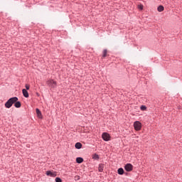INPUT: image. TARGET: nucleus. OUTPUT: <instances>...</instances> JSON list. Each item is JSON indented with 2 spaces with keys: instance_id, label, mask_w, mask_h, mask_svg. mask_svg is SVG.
Returning <instances> with one entry per match:
<instances>
[{
  "instance_id": "f03ea898",
  "label": "nucleus",
  "mask_w": 182,
  "mask_h": 182,
  "mask_svg": "<svg viewBox=\"0 0 182 182\" xmlns=\"http://www.w3.org/2000/svg\"><path fill=\"white\" fill-rule=\"evenodd\" d=\"M134 128L136 132H139V130H141V123L139 121H136L134 123Z\"/></svg>"
},
{
  "instance_id": "7ed1b4c3",
  "label": "nucleus",
  "mask_w": 182,
  "mask_h": 182,
  "mask_svg": "<svg viewBox=\"0 0 182 182\" xmlns=\"http://www.w3.org/2000/svg\"><path fill=\"white\" fill-rule=\"evenodd\" d=\"M102 137L105 141H110V134H109L107 132L102 133Z\"/></svg>"
},
{
  "instance_id": "6e6552de",
  "label": "nucleus",
  "mask_w": 182,
  "mask_h": 182,
  "mask_svg": "<svg viewBox=\"0 0 182 182\" xmlns=\"http://www.w3.org/2000/svg\"><path fill=\"white\" fill-rule=\"evenodd\" d=\"M22 92H23V95L24 97H29V93L28 92V91L26 90L23 89Z\"/></svg>"
},
{
  "instance_id": "20e7f679",
  "label": "nucleus",
  "mask_w": 182,
  "mask_h": 182,
  "mask_svg": "<svg viewBox=\"0 0 182 182\" xmlns=\"http://www.w3.org/2000/svg\"><path fill=\"white\" fill-rule=\"evenodd\" d=\"M47 85L50 87H56V81L53 80H50L47 81Z\"/></svg>"
},
{
  "instance_id": "dca6fc26",
  "label": "nucleus",
  "mask_w": 182,
  "mask_h": 182,
  "mask_svg": "<svg viewBox=\"0 0 182 182\" xmlns=\"http://www.w3.org/2000/svg\"><path fill=\"white\" fill-rule=\"evenodd\" d=\"M92 159H94L95 160H99V155L96 154L92 155Z\"/></svg>"
},
{
  "instance_id": "6ab92c4d",
  "label": "nucleus",
  "mask_w": 182,
  "mask_h": 182,
  "mask_svg": "<svg viewBox=\"0 0 182 182\" xmlns=\"http://www.w3.org/2000/svg\"><path fill=\"white\" fill-rule=\"evenodd\" d=\"M138 8H139L141 11H142V9H143V5H141V4L138 5Z\"/></svg>"
},
{
  "instance_id": "9d476101",
  "label": "nucleus",
  "mask_w": 182,
  "mask_h": 182,
  "mask_svg": "<svg viewBox=\"0 0 182 182\" xmlns=\"http://www.w3.org/2000/svg\"><path fill=\"white\" fill-rule=\"evenodd\" d=\"M117 173L120 176H123V174H124V170L123 169V168H119L117 171Z\"/></svg>"
},
{
  "instance_id": "423d86ee",
  "label": "nucleus",
  "mask_w": 182,
  "mask_h": 182,
  "mask_svg": "<svg viewBox=\"0 0 182 182\" xmlns=\"http://www.w3.org/2000/svg\"><path fill=\"white\" fill-rule=\"evenodd\" d=\"M46 175L49 176L50 177H56V176H57L56 172L50 171H47Z\"/></svg>"
},
{
  "instance_id": "1a4fd4ad",
  "label": "nucleus",
  "mask_w": 182,
  "mask_h": 182,
  "mask_svg": "<svg viewBox=\"0 0 182 182\" xmlns=\"http://www.w3.org/2000/svg\"><path fill=\"white\" fill-rule=\"evenodd\" d=\"M103 168H105V164H100L98 167V171L100 173H102L103 171Z\"/></svg>"
},
{
  "instance_id": "a211bd4d",
  "label": "nucleus",
  "mask_w": 182,
  "mask_h": 182,
  "mask_svg": "<svg viewBox=\"0 0 182 182\" xmlns=\"http://www.w3.org/2000/svg\"><path fill=\"white\" fill-rule=\"evenodd\" d=\"M55 182H62V179L60 178H55Z\"/></svg>"
},
{
  "instance_id": "9b49d317",
  "label": "nucleus",
  "mask_w": 182,
  "mask_h": 182,
  "mask_svg": "<svg viewBox=\"0 0 182 182\" xmlns=\"http://www.w3.org/2000/svg\"><path fill=\"white\" fill-rule=\"evenodd\" d=\"M75 149H82V144L80 142H77L75 145Z\"/></svg>"
},
{
  "instance_id": "4468645a",
  "label": "nucleus",
  "mask_w": 182,
  "mask_h": 182,
  "mask_svg": "<svg viewBox=\"0 0 182 182\" xmlns=\"http://www.w3.org/2000/svg\"><path fill=\"white\" fill-rule=\"evenodd\" d=\"M14 106H15V107H17V108L21 107V102H18V101L15 102Z\"/></svg>"
},
{
  "instance_id": "ddd939ff",
  "label": "nucleus",
  "mask_w": 182,
  "mask_h": 182,
  "mask_svg": "<svg viewBox=\"0 0 182 182\" xmlns=\"http://www.w3.org/2000/svg\"><path fill=\"white\" fill-rule=\"evenodd\" d=\"M157 10H158V12H163V11H164V6H159Z\"/></svg>"
},
{
  "instance_id": "f3484780",
  "label": "nucleus",
  "mask_w": 182,
  "mask_h": 182,
  "mask_svg": "<svg viewBox=\"0 0 182 182\" xmlns=\"http://www.w3.org/2000/svg\"><path fill=\"white\" fill-rule=\"evenodd\" d=\"M140 109H141V110L144 111L147 109V107H146V106H144V105H142V106H141Z\"/></svg>"
},
{
  "instance_id": "aec40b11",
  "label": "nucleus",
  "mask_w": 182,
  "mask_h": 182,
  "mask_svg": "<svg viewBox=\"0 0 182 182\" xmlns=\"http://www.w3.org/2000/svg\"><path fill=\"white\" fill-rule=\"evenodd\" d=\"M75 180H80V176H75Z\"/></svg>"
},
{
  "instance_id": "0eeeda50",
  "label": "nucleus",
  "mask_w": 182,
  "mask_h": 182,
  "mask_svg": "<svg viewBox=\"0 0 182 182\" xmlns=\"http://www.w3.org/2000/svg\"><path fill=\"white\" fill-rule=\"evenodd\" d=\"M36 114H37V117H38V119H42V112H41V110H39V109L36 108Z\"/></svg>"
},
{
  "instance_id": "2eb2a0df",
  "label": "nucleus",
  "mask_w": 182,
  "mask_h": 182,
  "mask_svg": "<svg viewBox=\"0 0 182 182\" xmlns=\"http://www.w3.org/2000/svg\"><path fill=\"white\" fill-rule=\"evenodd\" d=\"M102 53V57L106 58L107 56V50H104Z\"/></svg>"
},
{
  "instance_id": "f8f14e48",
  "label": "nucleus",
  "mask_w": 182,
  "mask_h": 182,
  "mask_svg": "<svg viewBox=\"0 0 182 182\" xmlns=\"http://www.w3.org/2000/svg\"><path fill=\"white\" fill-rule=\"evenodd\" d=\"M76 162L78 163V164H80L81 163H83V159L81 157H77L76 159Z\"/></svg>"
},
{
  "instance_id": "412c9836",
  "label": "nucleus",
  "mask_w": 182,
  "mask_h": 182,
  "mask_svg": "<svg viewBox=\"0 0 182 182\" xmlns=\"http://www.w3.org/2000/svg\"><path fill=\"white\" fill-rule=\"evenodd\" d=\"M29 87H30L29 85H26V90H29Z\"/></svg>"
},
{
  "instance_id": "f257e3e1",
  "label": "nucleus",
  "mask_w": 182,
  "mask_h": 182,
  "mask_svg": "<svg viewBox=\"0 0 182 182\" xmlns=\"http://www.w3.org/2000/svg\"><path fill=\"white\" fill-rule=\"evenodd\" d=\"M15 102H18V97H14L10 98L6 103H5V107L7 109H11L12 107V105L15 103Z\"/></svg>"
},
{
  "instance_id": "39448f33",
  "label": "nucleus",
  "mask_w": 182,
  "mask_h": 182,
  "mask_svg": "<svg viewBox=\"0 0 182 182\" xmlns=\"http://www.w3.org/2000/svg\"><path fill=\"white\" fill-rule=\"evenodd\" d=\"M124 169L126 170V171H132V170H133V165H132L131 164H127L125 165Z\"/></svg>"
}]
</instances>
